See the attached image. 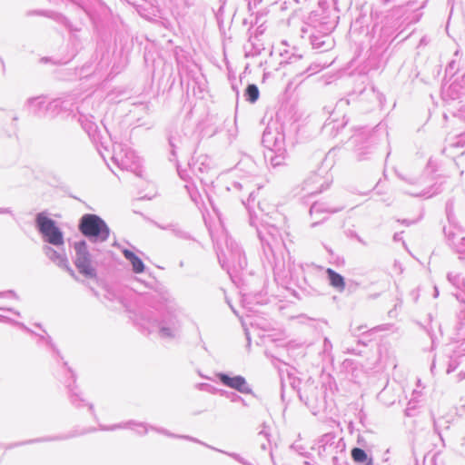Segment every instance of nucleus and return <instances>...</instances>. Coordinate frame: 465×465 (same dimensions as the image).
I'll return each instance as SVG.
<instances>
[{
  "label": "nucleus",
  "instance_id": "3",
  "mask_svg": "<svg viewBox=\"0 0 465 465\" xmlns=\"http://www.w3.org/2000/svg\"><path fill=\"white\" fill-rule=\"evenodd\" d=\"M74 250L76 252L74 265L76 266L78 272L85 278H95L96 272L92 264L90 253L87 251L85 242H76L74 244Z\"/></svg>",
  "mask_w": 465,
  "mask_h": 465
},
{
  "label": "nucleus",
  "instance_id": "4",
  "mask_svg": "<svg viewBox=\"0 0 465 465\" xmlns=\"http://www.w3.org/2000/svg\"><path fill=\"white\" fill-rule=\"evenodd\" d=\"M220 381L226 386L235 389L241 392L249 391L246 381L242 376L230 377L226 374L219 375Z\"/></svg>",
  "mask_w": 465,
  "mask_h": 465
},
{
  "label": "nucleus",
  "instance_id": "7",
  "mask_svg": "<svg viewBox=\"0 0 465 465\" xmlns=\"http://www.w3.org/2000/svg\"><path fill=\"white\" fill-rule=\"evenodd\" d=\"M351 458L355 462H365L369 460L366 452L360 448L351 450Z\"/></svg>",
  "mask_w": 465,
  "mask_h": 465
},
{
  "label": "nucleus",
  "instance_id": "5",
  "mask_svg": "<svg viewBox=\"0 0 465 465\" xmlns=\"http://www.w3.org/2000/svg\"><path fill=\"white\" fill-rule=\"evenodd\" d=\"M123 252L124 257L132 263L134 272L142 273L144 271L143 261L135 253L130 250H124Z\"/></svg>",
  "mask_w": 465,
  "mask_h": 465
},
{
  "label": "nucleus",
  "instance_id": "8",
  "mask_svg": "<svg viewBox=\"0 0 465 465\" xmlns=\"http://www.w3.org/2000/svg\"><path fill=\"white\" fill-rule=\"evenodd\" d=\"M246 95L248 97V101L251 103H254L259 98V89L255 84H249L246 88Z\"/></svg>",
  "mask_w": 465,
  "mask_h": 465
},
{
  "label": "nucleus",
  "instance_id": "6",
  "mask_svg": "<svg viewBox=\"0 0 465 465\" xmlns=\"http://www.w3.org/2000/svg\"><path fill=\"white\" fill-rule=\"evenodd\" d=\"M326 272L330 280V284L338 291L342 292L345 289L343 277L331 268H328Z\"/></svg>",
  "mask_w": 465,
  "mask_h": 465
},
{
  "label": "nucleus",
  "instance_id": "1",
  "mask_svg": "<svg viewBox=\"0 0 465 465\" xmlns=\"http://www.w3.org/2000/svg\"><path fill=\"white\" fill-rule=\"evenodd\" d=\"M79 230L87 237H99L102 240H106L109 236L106 223L95 214H84L81 219Z\"/></svg>",
  "mask_w": 465,
  "mask_h": 465
},
{
  "label": "nucleus",
  "instance_id": "9",
  "mask_svg": "<svg viewBox=\"0 0 465 465\" xmlns=\"http://www.w3.org/2000/svg\"><path fill=\"white\" fill-rule=\"evenodd\" d=\"M365 465H373L372 463V460L371 459H369L367 461H365Z\"/></svg>",
  "mask_w": 465,
  "mask_h": 465
},
{
  "label": "nucleus",
  "instance_id": "2",
  "mask_svg": "<svg viewBox=\"0 0 465 465\" xmlns=\"http://www.w3.org/2000/svg\"><path fill=\"white\" fill-rule=\"evenodd\" d=\"M36 223L39 231L49 243L54 245H62L64 243L63 233L52 219L48 218L44 213H38L36 216Z\"/></svg>",
  "mask_w": 465,
  "mask_h": 465
}]
</instances>
